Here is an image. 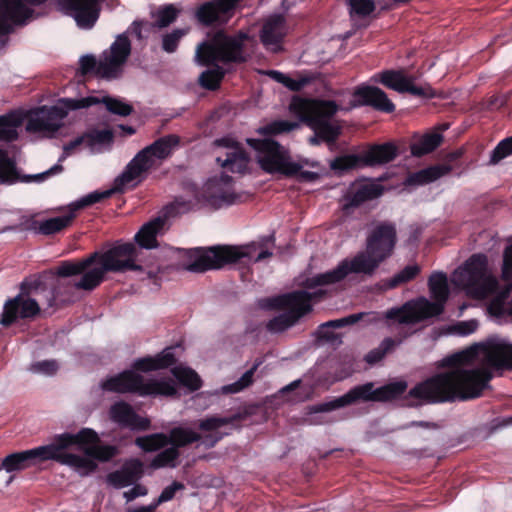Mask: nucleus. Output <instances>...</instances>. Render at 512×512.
Here are the masks:
<instances>
[{
    "instance_id": "nucleus-62",
    "label": "nucleus",
    "mask_w": 512,
    "mask_h": 512,
    "mask_svg": "<svg viewBox=\"0 0 512 512\" xmlns=\"http://www.w3.org/2000/svg\"><path fill=\"white\" fill-rule=\"evenodd\" d=\"M148 490L145 486L141 484H135L134 487L128 491H125L123 496L127 500V502L133 501L140 496L147 495Z\"/></svg>"
},
{
    "instance_id": "nucleus-52",
    "label": "nucleus",
    "mask_w": 512,
    "mask_h": 512,
    "mask_svg": "<svg viewBox=\"0 0 512 512\" xmlns=\"http://www.w3.org/2000/svg\"><path fill=\"white\" fill-rule=\"evenodd\" d=\"M512 155V136L501 140L490 154L489 164L496 165Z\"/></svg>"
},
{
    "instance_id": "nucleus-28",
    "label": "nucleus",
    "mask_w": 512,
    "mask_h": 512,
    "mask_svg": "<svg viewBox=\"0 0 512 512\" xmlns=\"http://www.w3.org/2000/svg\"><path fill=\"white\" fill-rule=\"evenodd\" d=\"M33 10L26 6L22 0H0V24L23 25L31 18Z\"/></svg>"
},
{
    "instance_id": "nucleus-11",
    "label": "nucleus",
    "mask_w": 512,
    "mask_h": 512,
    "mask_svg": "<svg viewBox=\"0 0 512 512\" xmlns=\"http://www.w3.org/2000/svg\"><path fill=\"white\" fill-rule=\"evenodd\" d=\"M100 441L98 434L90 428H82L78 433H63L56 435L50 443L53 457L50 460L74 468L81 475H88L96 470L97 464L92 458L64 452L65 449L78 445L82 449L88 444H95Z\"/></svg>"
},
{
    "instance_id": "nucleus-56",
    "label": "nucleus",
    "mask_w": 512,
    "mask_h": 512,
    "mask_svg": "<svg viewBox=\"0 0 512 512\" xmlns=\"http://www.w3.org/2000/svg\"><path fill=\"white\" fill-rule=\"evenodd\" d=\"M184 35L185 31L182 29H175L171 33L165 34L162 38V49L167 53H174Z\"/></svg>"
},
{
    "instance_id": "nucleus-48",
    "label": "nucleus",
    "mask_w": 512,
    "mask_h": 512,
    "mask_svg": "<svg viewBox=\"0 0 512 512\" xmlns=\"http://www.w3.org/2000/svg\"><path fill=\"white\" fill-rule=\"evenodd\" d=\"M20 121L13 115L0 116V141H14L18 138L16 128Z\"/></svg>"
},
{
    "instance_id": "nucleus-1",
    "label": "nucleus",
    "mask_w": 512,
    "mask_h": 512,
    "mask_svg": "<svg viewBox=\"0 0 512 512\" xmlns=\"http://www.w3.org/2000/svg\"><path fill=\"white\" fill-rule=\"evenodd\" d=\"M475 354L473 350H465L444 358L443 365L450 369L417 383L403 396V404L418 407L423 404L464 402L481 397L493 375L487 368H464Z\"/></svg>"
},
{
    "instance_id": "nucleus-47",
    "label": "nucleus",
    "mask_w": 512,
    "mask_h": 512,
    "mask_svg": "<svg viewBox=\"0 0 512 512\" xmlns=\"http://www.w3.org/2000/svg\"><path fill=\"white\" fill-rule=\"evenodd\" d=\"M300 127V124L295 121L289 120H275L259 129V133L263 136H274L283 133H288L296 130Z\"/></svg>"
},
{
    "instance_id": "nucleus-43",
    "label": "nucleus",
    "mask_w": 512,
    "mask_h": 512,
    "mask_svg": "<svg viewBox=\"0 0 512 512\" xmlns=\"http://www.w3.org/2000/svg\"><path fill=\"white\" fill-rule=\"evenodd\" d=\"M213 65V68L203 71L198 79L200 86L209 91L218 90L226 74L221 66Z\"/></svg>"
},
{
    "instance_id": "nucleus-20",
    "label": "nucleus",
    "mask_w": 512,
    "mask_h": 512,
    "mask_svg": "<svg viewBox=\"0 0 512 512\" xmlns=\"http://www.w3.org/2000/svg\"><path fill=\"white\" fill-rule=\"evenodd\" d=\"M382 192L383 189L378 184L354 182L349 186L341 200V210L345 215H349L365 202L381 196Z\"/></svg>"
},
{
    "instance_id": "nucleus-61",
    "label": "nucleus",
    "mask_w": 512,
    "mask_h": 512,
    "mask_svg": "<svg viewBox=\"0 0 512 512\" xmlns=\"http://www.w3.org/2000/svg\"><path fill=\"white\" fill-rule=\"evenodd\" d=\"M332 326H323L321 324L317 331V337L326 342H334L339 338V335L333 331Z\"/></svg>"
},
{
    "instance_id": "nucleus-14",
    "label": "nucleus",
    "mask_w": 512,
    "mask_h": 512,
    "mask_svg": "<svg viewBox=\"0 0 512 512\" xmlns=\"http://www.w3.org/2000/svg\"><path fill=\"white\" fill-rule=\"evenodd\" d=\"M213 145L223 149L216 162L225 171L241 175L249 172L251 157L241 143L231 137H222L215 139Z\"/></svg>"
},
{
    "instance_id": "nucleus-53",
    "label": "nucleus",
    "mask_w": 512,
    "mask_h": 512,
    "mask_svg": "<svg viewBox=\"0 0 512 512\" xmlns=\"http://www.w3.org/2000/svg\"><path fill=\"white\" fill-rule=\"evenodd\" d=\"M100 103L105 104L106 109L115 115L128 116L133 111V107L130 104L109 96L103 97Z\"/></svg>"
},
{
    "instance_id": "nucleus-33",
    "label": "nucleus",
    "mask_w": 512,
    "mask_h": 512,
    "mask_svg": "<svg viewBox=\"0 0 512 512\" xmlns=\"http://www.w3.org/2000/svg\"><path fill=\"white\" fill-rule=\"evenodd\" d=\"M443 142V136L438 132H429L424 135L414 134L410 144L411 154L422 157L435 151Z\"/></svg>"
},
{
    "instance_id": "nucleus-8",
    "label": "nucleus",
    "mask_w": 512,
    "mask_h": 512,
    "mask_svg": "<svg viewBox=\"0 0 512 512\" xmlns=\"http://www.w3.org/2000/svg\"><path fill=\"white\" fill-rule=\"evenodd\" d=\"M247 40L249 35L243 31L233 35L217 31L209 41L198 46L196 57L199 63L205 66L213 65L215 62L225 65L243 64L248 60L245 50Z\"/></svg>"
},
{
    "instance_id": "nucleus-36",
    "label": "nucleus",
    "mask_w": 512,
    "mask_h": 512,
    "mask_svg": "<svg viewBox=\"0 0 512 512\" xmlns=\"http://www.w3.org/2000/svg\"><path fill=\"white\" fill-rule=\"evenodd\" d=\"M422 268L419 264L414 263L406 265L399 272L394 274L390 278L383 279L381 281V287L384 290H393L404 284H407L415 280L421 274Z\"/></svg>"
},
{
    "instance_id": "nucleus-27",
    "label": "nucleus",
    "mask_w": 512,
    "mask_h": 512,
    "mask_svg": "<svg viewBox=\"0 0 512 512\" xmlns=\"http://www.w3.org/2000/svg\"><path fill=\"white\" fill-rule=\"evenodd\" d=\"M144 474L141 460L133 458L127 460L119 470L107 475V482L114 488L120 489L135 484Z\"/></svg>"
},
{
    "instance_id": "nucleus-60",
    "label": "nucleus",
    "mask_w": 512,
    "mask_h": 512,
    "mask_svg": "<svg viewBox=\"0 0 512 512\" xmlns=\"http://www.w3.org/2000/svg\"><path fill=\"white\" fill-rule=\"evenodd\" d=\"M33 368L37 372L44 373L46 375H53L58 370V364L55 360H44L36 362Z\"/></svg>"
},
{
    "instance_id": "nucleus-51",
    "label": "nucleus",
    "mask_w": 512,
    "mask_h": 512,
    "mask_svg": "<svg viewBox=\"0 0 512 512\" xmlns=\"http://www.w3.org/2000/svg\"><path fill=\"white\" fill-rule=\"evenodd\" d=\"M501 279L506 284V293L509 294L512 291V243L503 251Z\"/></svg>"
},
{
    "instance_id": "nucleus-3",
    "label": "nucleus",
    "mask_w": 512,
    "mask_h": 512,
    "mask_svg": "<svg viewBox=\"0 0 512 512\" xmlns=\"http://www.w3.org/2000/svg\"><path fill=\"white\" fill-rule=\"evenodd\" d=\"M140 249L131 242H116L109 249L95 251L80 260L62 261L56 268L59 277L82 275L76 282L78 290L93 291L106 280L107 273L142 271Z\"/></svg>"
},
{
    "instance_id": "nucleus-4",
    "label": "nucleus",
    "mask_w": 512,
    "mask_h": 512,
    "mask_svg": "<svg viewBox=\"0 0 512 512\" xmlns=\"http://www.w3.org/2000/svg\"><path fill=\"white\" fill-rule=\"evenodd\" d=\"M397 244L396 225L389 221L375 225L366 238V249L351 258H345L332 270L317 274L304 281V287L315 289L319 286L336 284L349 274L372 276L379 266L390 258Z\"/></svg>"
},
{
    "instance_id": "nucleus-9",
    "label": "nucleus",
    "mask_w": 512,
    "mask_h": 512,
    "mask_svg": "<svg viewBox=\"0 0 512 512\" xmlns=\"http://www.w3.org/2000/svg\"><path fill=\"white\" fill-rule=\"evenodd\" d=\"M256 251L254 244L242 247L237 246H215L206 252L198 250L199 254L187 265V270L195 273H203L212 269H220L227 264L260 262L272 256L268 250L261 251L255 258L253 253Z\"/></svg>"
},
{
    "instance_id": "nucleus-46",
    "label": "nucleus",
    "mask_w": 512,
    "mask_h": 512,
    "mask_svg": "<svg viewBox=\"0 0 512 512\" xmlns=\"http://www.w3.org/2000/svg\"><path fill=\"white\" fill-rule=\"evenodd\" d=\"M18 180L15 162L9 158L7 152L0 148V181L12 184Z\"/></svg>"
},
{
    "instance_id": "nucleus-64",
    "label": "nucleus",
    "mask_w": 512,
    "mask_h": 512,
    "mask_svg": "<svg viewBox=\"0 0 512 512\" xmlns=\"http://www.w3.org/2000/svg\"><path fill=\"white\" fill-rule=\"evenodd\" d=\"M292 293H304V294H306L307 304L310 307L309 308V312L312 310L311 302L313 300H321V299L325 298V296L327 294L326 291L323 290V289H319V290H317L315 292H307V291H304V290H297V291H293Z\"/></svg>"
},
{
    "instance_id": "nucleus-55",
    "label": "nucleus",
    "mask_w": 512,
    "mask_h": 512,
    "mask_svg": "<svg viewBox=\"0 0 512 512\" xmlns=\"http://www.w3.org/2000/svg\"><path fill=\"white\" fill-rule=\"evenodd\" d=\"M367 316H369V313H366V312L350 314L343 318L327 321V322L323 323V326H332V328L339 329V328H343L346 326H352V325L364 320Z\"/></svg>"
},
{
    "instance_id": "nucleus-7",
    "label": "nucleus",
    "mask_w": 512,
    "mask_h": 512,
    "mask_svg": "<svg viewBox=\"0 0 512 512\" xmlns=\"http://www.w3.org/2000/svg\"><path fill=\"white\" fill-rule=\"evenodd\" d=\"M291 108L317 136L332 148L341 134V126L332 121L339 111V105L333 100H307L299 99L293 102Z\"/></svg>"
},
{
    "instance_id": "nucleus-44",
    "label": "nucleus",
    "mask_w": 512,
    "mask_h": 512,
    "mask_svg": "<svg viewBox=\"0 0 512 512\" xmlns=\"http://www.w3.org/2000/svg\"><path fill=\"white\" fill-rule=\"evenodd\" d=\"M180 455V450L171 445V447L165 448L152 459L150 467L153 469L176 468L179 464Z\"/></svg>"
},
{
    "instance_id": "nucleus-2",
    "label": "nucleus",
    "mask_w": 512,
    "mask_h": 512,
    "mask_svg": "<svg viewBox=\"0 0 512 512\" xmlns=\"http://www.w3.org/2000/svg\"><path fill=\"white\" fill-rule=\"evenodd\" d=\"M178 144L179 137L173 134L157 139L133 157L122 174L115 179L114 189L85 195L69 205L67 214L38 222L37 232L46 236L59 233L71 225L79 210L111 197L114 191L123 192L130 185L134 187L145 178L147 172L159 165L158 161L168 158Z\"/></svg>"
},
{
    "instance_id": "nucleus-54",
    "label": "nucleus",
    "mask_w": 512,
    "mask_h": 512,
    "mask_svg": "<svg viewBox=\"0 0 512 512\" xmlns=\"http://www.w3.org/2000/svg\"><path fill=\"white\" fill-rule=\"evenodd\" d=\"M179 10L169 4L160 8L157 12L156 24L159 28H165L172 24L178 17Z\"/></svg>"
},
{
    "instance_id": "nucleus-13",
    "label": "nucleus",
    "mask_w": 512,
    "mask_h": 512,
    "mask_svg": "<svg viewBox=\"0 0 512 512\" xmlns=\"http://www.w3.org/2000/svg\"><path fill=\"white\" fill-rule=\"evenodd\" d=\"M271 307L285 310L272 318L266 325L269 332L279 333L295 325L300 318L309 313L306 294L286 293L271 299Z\"/></svg>"
},
{
    "instance_id": "nucleus-10",
    "label": "nucleus",
    "mask_w": 512,
    "mask_h": 512,
    "mask_svg": "<svg viewBox=\"0 0 512 512\" xmlns=\"http://www.w3.org/2000/svg\"><path fill=\"white\" fill-rule=\"evenodd\" d=\"M130 54L131 42L126 34H120L111 44L110 49L102 53L99 61L93 55L82 56L80 72L82 75L95 74L107 80L117 79L122 75Z\"/></svg>"
},
{
    "instance_id": "nucleus-5",
    "label": "nucleus",
    "mask_w": 512,
    "mask_h": 512,
    "mask_svg": "<svg viewBox=\"0 0 512 512\" xmlns=\"http://www.w3.org/2000/svg\"><path fill=\"white\" fill-rule=\"evenodd\" d=\"M173 348H165L161 353L154 357L146 356L136 359L132 363L133 370H124L116 375L107 377L101 381L100 388L106 392L126 394L132 393L142 397L146 396H173L177 390L171 381L149 380L144 381V377L136 373L150 372L168 368L176 363V357Z\"/></svg>"
},
{
    "instance_id": "nucleus-17",
    "label": "nucleus",
    "mask_w": 512,
    "mask_h": 512,
    "mask_svg": "<svg viewBox=\"0 0 512 512\" xmlns=\"http://www.w3.org/2000/svg\"><path fill=\"white\" fill-rule=\"evenodd\" d=\"M67 112L57 106H42L33 111L26 123V130L31 133H43L47 136L54 135L60 128L59 123Z\"/></svg>"
},
{
    "instance_id": "nucleus-41",
    "label": "nucleus",
    "mask_w": 512,
    "mask_h": 512,
    "mask_svg": "<svg viewBox=\"0 0 512 512\" xmlns=\"http://www.w3.org/2000/svg\"><path fill=\"white\" fill-rule=\"evenodd\" d=\"M172 374L180 385L188 388L191 392L197 391L202 387V379L196 371L189 367H174Z\"/></svg>"
},
{
    "instance_id": "nucleus-42",
    "label": "nucleus",
    "mask_w": 512,
    "mask_h": 512,
    "mask_svg": "<svg viewBox=\"0 0 512 512\" xmlns=\"http://www.w3.org/2000/svg\"><path fill=\"white\" fill-rule=\"evenodd\" d=\"M135 445L144 452H155L169 445L168 436L165 433H153L139 436L135 439Z\"/></svg>"
},
{
    "instance_id": "nucleus-38",
    "label": "nucleus",
    "mask_w": 512,
    "mask_h": 512,
    "mask_svg": "<svg viewBox=\"0 0 512 512\" xmlns=\"http://www.w3.org/2000/svg\"><path fill=\"white\" fill-rule=\"evenodd\" d=\"M168 444L179 450L202 439V435L188 427L177 426L169 431Z\"/></svg>"
},
{
    "instance_id": "nucleus-35",
    "label": "nucleus",
    "mask_w": 512,
    "mask_h": 512,
    "mask_svg": "<svg viewBox=\"0 0 512 512\" xmlns=\"http://www.w3.org/2000/svg\"><path fill=\"white\" fill-rule=\"evenodd\" d=\"M76 283L58 281L57 284L50 291V296L47 298V305L52 308H60L65 305L71 304L75 301Z\"/></svg>"
},
{
    "instance_id": "nucleus-6",
    "label": "nucleus",
    "mask_w": 512,
    "mask_h": 512,
    "mask_svg": "<svg viewBox=\"0 0 512 512\" xmlns=\"http://www.w3.org/2000/svg\"><path fill=\"white\" fill-rule=\"evenodd\" d=\"M428 287L433 302L420 296L400 307L388 309L385 318L399 324L415 325L441 315L449 298L447 275L443 272H433L428 279Z\"/></svg>"
},
{
    "instance_id": "nucleus-16",
    "label": "nucleus",
    "mask_w": 512,
    "mask_h": 512,
    "mask_svg": "<svg viewBox=\"0 0 512 512\" xmlns=\"http://www.w3.org/2000/svg\"><path fill=\"white\" fill-rule=\"evenodd\" d=\"M373 80L398 93H409L424 98H431L434 95L430 86L415 85L413 77L406 76L402 70H384L375 74Z\"/></svg>"
},
{
    "instance_id": "nucleus-29",
    "label": "nucleus",
    "mask_w": 512,
    "mask_h": 512,
    "mask_svg": "<svg viewBox=\"0 0 512 512\" xmlns=\"http://www.w3.org/2000/svg\"><path fill=\"white\" fill-rule=\"evenodd\" d=\"M257 406L256 405H248L243 407L242 409L238 410L236 413L226 416V417H219V416H210L205 419H200L197 422V427L199 430L204 432H212L216 431L220 427H223L225 425L229 424H236L241 421H244L248 419L250 416L254 415L256 413Z\"/></svg>"
},
{
    "instance_id": "nucleus-12",
    "label": "nucleus",
    "mask_w": 512,
    "mask_h": 512,
    "mask_svg": "<svg viewBox=\"0 0 512 512\" xmlns=\"http://www.w3.org/2000/svg\"><path fill=\"white\" fill-rule=\"evenodd\" d=\"M247 144L256 151L259 167L268 174L291 178L299 169L290 150L272 138H248Z\"/></svg>"
},
{
    "instance_id": "nucleus-39",
    "label": "nucleus",
    "mask_w": 512,
    "mask_h": 512,
    "mask_svg": "<svg viewBox=\"0 0 512 512\" xmlns=\"http://www.w3.org/2000/svg\"><path fill=\"white\" fill-rule=\"evenodd\" d=\"M329 167L339 175L359 167H365L363 154H346L337 156L330 161Z\"/></svg>"
},
{
    "instance_id": "nucleus-19",
    "label": "nucleus",
    "mask_w": 512,
    "mask_h": 512,
    "mask_svg": "<svg viewBox=\"0 0 512 512\" xmlns=\"http://www.w3.org/2000/svg\"><path fill=\"white\" fill-rule=\"evenodd\" d=\"M50 444L7 455L2 461V469L7 472L24 470L33 465L48 461L53 457Z\"/></svg>"
},
{
    "instance_id": "nucleus-37",
    "label": "nucleus",
    "mask_w": 512,
    "mask_h": 512,
    "mask_svg": "<svg viewBox=\"0 0 512 512\" xmlns=\"http://www.w3.org/2000/svg\"><path fill=\"white\" fill-rule=\"evenodd\" d=\"M450 171L451 168L447 165H433L410 174L407 177L406 183L408 185L429 184L448 174Z\"/></svg>"
},
{
    "instance_id": "nucleus-32",
    "label": "nucleus",
    "mask_w": 512,
    "mask_h": 512,
    "mask_svg": "<svg viewBox=\"0 0 512 512\" xmlns=\"http://www.w3.org/2000/svg\"><path fill=\"white\" fill-rule=\"evenodd\" d=\"M164 219L157 217L145 223L135 234L134 240L139 248L153 249L158 247L157 235L163 229Z\"/></svg>"
},
{
    "instance_id": "nucleus-58",
    "label": "nucleus",
    "mask_w": 512,
    "mask_h": 512,
    "mask_svg": "<svg viewBox=\"0 0 512 512\" xmlns=\"http://www.w3.org/2000/svg\"><path fill=\"white\" fill-rule=\"evenodd\" d=\"M182 489H184V485L180 482L174 481L171 485H169L163 489V491L159 495L158 499L153 504L156 505V507H157L158 505H160L164 502L172 500L175 496V493L178 490H182Z\"/></svg>"
},
{
    "instance_id": "nucleus-26",
    "label": "nucleus",
    "mask_w": 512,
    "mask_h": 512,
    "mask_svg": "<svg viewBox=\"0 0 512 512\" xmlns=\"http://www.w3.org/2000/svg\"><path fill=\"white\" fill-rule=\"evenodd\" d=\"M285 37V19L281 15L269 17L263 24L260 40L266 49L277 53L282 50L281 43Z\"/></svg>"
},
{
    "instance_id": "nucleus-40",
    "label": "nucleus",
    "mask_w": 512,
    "mask_h": 512,
    "mask_svg": "<svg viewBox=\"0 0 512 512\" xmlns=\"http://www.w3.org/2000/svg\"><path fill=\"white\" fill-rule=\"evenodd\" d=\"M406 381H396L375 389V402H388L403 396L407 390Z\"/></svg>"
},
{
    "instance_id": "nucleus-24",
    "label": "nucleus",
    "mask_w": 512,
    "mask_h": 512,
    "mask_svg": "<svg viewBox=\"0 0 512 512\" xmlns=\"http://www.w3.org/2000/svg\"><path fill=\"white\" fill-rule=\"evenodd\" d=\"M487 366L493 370L512 371V344L504 340L487 342L482 346Z\"/></svg>"
},
{
    "instance_id": "nucleus-25",
    "label": "nucleus",
    "mask_w": 512,
    "mask_h": 512,
    "mask_svg": "<svg viewBox=\"0 0 512 512\" xmlns=\"http://www.w3.org/2000/svg\"><path fill=\"white\" fill-rule=\"evenodd\" d=\"M354 97L362 106H370L377 111L387 114L395 111L394 103L387 94L376 86H359L354 91Z\"/></svg>"
},
{
    "instance_id": "nucleus-30",
    "label": "nucleus",
    "mask_w": 512,
    "mask_h": 512,
    "mask_svg": "<svg viewBox=\"0 0 512 512\" xmlns=\"http://www.w3.org/2000/svg\"><path fill=\"white\" fill-rule=\"evenodd\" d=\"M114 135L110 129L104 130H91L85 132L81 136L76 137L71 140L69 143L64 145L63 154L59 158V162H62L66 159L68 155L71 154L73 150H75L80 145L85 144L88 147H94L96 144H107L113 141Z\"/></svg>"
},
{
    "instance_id": "nucleus-21",
    "label": "nucleus",
    "mask_w": 512,
    "mask_h": 512,
    "mask_svg": "<svg viewBox=\"0 0 512 512\" xmlns=\"http://www.w3.org/2000/svg\"><path fill=\"white\" fill-rule=\"evenodd\" d=\"M40 313V306L35 299L24 298L22 295L6 301L1 314L0 323L4 327H9L16 322L18 318L30 319Z\"/></svg>"
},
{
    "instance_id": "nucleus-22",
    "label": "nucleus",
    "mask_w": 512,
    "mask_h": 512,
    "mask_svg": "<svg viewBox=\"0 0 512 512\" xmlns=\"http://www.w3.org/2000/svg\"><path fill=\"white\" fill-rule=\"evenodd\" d=\"M375 389L373 382H367L351 388L344 395L314 407L315 412H329L341 407L352 405L359 402H375Z\"/></svg>"
},
{
    "instance_id": "nucleus-50",
    "label": "nucleus",
    "mask_w": 512,
    "mask_h": 512,
    "mask_svg": "<svg viewBox=\"0 0 512 512\" xmlns=\"http://www.w3.org/2000/svg\"><path fill=\"white\" fill-rule=\"evenodd\" d=\"M349 7L352 19H364L374 12L375 3L373 0H349Z\"/></svg>"
},
{
    "instance_id": "nucleus-31",
    "label": "nucleus",
    "mask_w": 512,
    "mask_h": 512,
    "mask_svg": "<svg viewBox=\"0 0 512 512\" xmlns=\"http://www.w3.org/2000/svg\"><path fill=\"white\" fill-rule=\"evenodd\" d=\"M399 154L397 146L392 142L372 145L363 153L364 165L375 166L393 161Z\"/></svg>"
},
{
    "instance_id": "nucleus-49",
    "label": "nucleus",
    "mask_w": 512,
    "mask_h": 512,
    "mask_svg": "<svg viewBox=\"0 0 512 512\" xmlns=\"http://www.w3.org/2000/svg\"><path fill=\"white\" fill-rule=\"evenodd\" d=\"M90 446H87L83 448L84 453L93 459L106 462L111 460L114 456L117 454V449L114 446L111 445H105L100 446L95 444H89Z\"/></svg>"
},
{
    "instance_id": "nucleus-34",
    "label": "nucleus",
    "mask_w": 512,
    "mask_h": 512,
    "mask_svg": "<svg viewBox=\"0 0 512 512\" xmlns=\"http://www.w3.org/2000/svg\"><path fill=\"white\" fill-rule=\"evenodd\" d=\"M233 179L229 175H222L219 180H212L209 182V189H213V192L210 194L211 203L213 205H217L221 207L222 205H232L240 201L241 195L225 190L222 188H217L219 183H223L225 186H229L232 183Z\"/></svg>"
},
{
    "instance_id": "nucleus-59",
    "label": "nucleus",
    "mask_w": 512,
    "mask_h": 512,
    "mask_svg": "<svg viewBox=\"0 0 512 512\" xmlns=\"http://www.w3.org/2000/svg\"><path fill=\"white\" fill-rule=\"evenodd\" d=\"M310 81L311 80L308 77H300L299 79H293L290 76L286 75L283 85L293 92H299L305 86H307L310 83Z\"/></svg>"
},
{
    "instance_id": "nucleus-18",
    "label": "nucleus",
    "mask_w": 512,
    "mask_h": 512,
    "mask_svg": "<svg viewBox=\"0 0 512 512\" xmlns=\"http://www.w3.org/2000/svg\"><path fill=\"white\" fill-rule=\"evenodd\" d=\"M239 0H211L202 3L195 10L196 20L209 27L216 23H226L232 16Z\"/></svg>"
},
{
    "instance_id": "nucleus-63",
    "label": "nucleus",
    "mask_w": 512,
    "mask_h": 512,
    "mask_svg": "<svg viewBox=\"0 0 512 512\" xmlns=\"http://www.w3.org/2000/svg\"><path fill=\"white\" fill-rule=\"evenodd\" d=\"M298 171L291 177L297 178L301 182H313L319 178V174L312 171L302 169V165L298 163Z\"/></svg>"
},
{
    "instance_id": "nucleus-45",
    "label": "nucleus",
    "mask_w": 512,
    "mask_h": 512,
    "mask_svg": "<svg viewBox=\"0 0 512 512\" xmlns=\"http://www.w3.org/2000/svg\"><path fill=\"white\" fill-rule=\"evenodd\" d=\"M401 342V339L386 337L382 340L377 348L369 351L364 359L368 364H376L377 362L381 361L388 353L393 351L396 346L400 345Z\"/></svg>"
},
{
    "instance_id": "nucleus-23",
    "label": "nucleus",
    "mask_w": 512,
    "mask_h": 512,
    "mask_svg": "<svg viewBox=\"0 0 512 512\" xmlns=\"http://www.w3.org/2000/svg\"><path fill=\"white\" fill-rule=\"evenodd\" d=\"M111 421L120 427L130 428L136 431H146L150 428L151 422L148 418L137 414L132 406L125 401H118L111 405L109 409Z\"/></svg>"
},
{
    "instance_id": "nucleus-15",
    "label": "nucleus",
    "mask_w": 512,
    "mask_h": 512,
    "mask_svg": "<svg viewBox=\"0 0 512 512\" xmlns=\"http://www.w3.org/2000/svg\"><path fill=\"white\" fill-rule=\"evenodd\" d=\"M488 260L484 254H473L457 273L459 282L479 295H484L494 280L487 275Z\"/></svg>"
},
{
    "instance_id": "nucleus-57",
    "label": "nucleus",
    "mask_w": 512,
    "mask_h": 512,
    "mask_svg": "<svg viewBox=\"0 0 512 512\" xmlns=\"http://www.w3.org/2000/svg\"><path fill=\"white\" fill-rule=\"evenodd\" d=\"M62 103L68 110H77L99 104L100 99L94 96H89L81 99L65 98L62 100Z\"/></svg>"
}]
</instances>
